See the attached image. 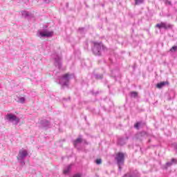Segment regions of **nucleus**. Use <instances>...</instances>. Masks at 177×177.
Here are the masks:
<instances>
[{"label": "nucleus", "instance_id": "obj_12", "mask_svg": "<svg viewBox=\"0 0 177 177\" xmlns=\"http://www.w3.org/2000/svg\"><path fill=\"white\" fill-rule=\"evenodd\" d=\"M169 84L168 82H161L157 84L156 87L158 88V89H161V88H164V86L169 85Z\"/></svg>", "mask_w": 177, "mask_h": 177}, {"label": "nucleus", "instance_id": "obj_1", "mask_svg": "<svg viewBox=\"0 0 177 177\" xmlns=\"http://www.w3.org/2000/svg\"><path fill=\"white\" fill-rule=\"evenodd\" d=\"M106 47L102 43L94 42V46L93 47L92 51L95 56H100L102 52L106 50Z\"/></svg>", "mask_w": 177, "mask_h": 177}, {"label": "nucleus", "instance_id": "obj_25", "mask_svg": "<svg viewBox=\"0 0 177 177\" xmlns=\"http://www.w3.org/2000/svg\"><path fill=\"white\" fill-rule=\"evenodd\" d=\"M20 103H24L26 102V98L21 97L19 99Z\"/></svg>", "mask_w": 177, "mask_h": 177}, {"label": "nucleus", "instance_id": "obj_4", "mask_svg": "<svg viewBox=\"0 0 177 177\" xmlns=\"http://www.w3.org/2000/svg\"><path fill=\"white\" fill-rule=\"evenodd\" d=\"M115 160L117 161V164L119 167V171H121L122 167L121 165H124V161H125V156L123 153L119 152L115 158Z\"/></svg>", "mask_w": 177, "mask_h": 177}, {"label": "nucleus", "instance_id": "obj_21", "mask_svg": "<svg viewBox=\"0 0 177 177\" xmlns=\"http://www.w3.org/2000/svg\"><path fill=\"white\" fill-rule=\"evenodd\" d=\"M95 77L96 78V80H102V78H103V75H95Z\"/></svg>", "mask_w": 177, "mask_h": 177}, {"label": "nucleus", "instance_id": "obj_6", "mask_svg": "<svg viewBox=\"0 0 177 177\" xmlns=\"http://www.w3.org/2000/svg\"><path fill=\"white\" fill-rule=\"evenodd\" d=\"M52 57L54 59V64L55 67H57V68L60 70V68H62V57L57 54L53 55Z\"/></svg>", "mask_w": 177, "mask_h": 177}, {"label": "nucleus", "instance_id": "obj_24", "mask_svg": "<svg viewBox=\"0 0 177 177\" xmlns=\"http://www.w3.org/2000/svg\"><path fill=\"white\" fill-rule=\"evenodd\" d=\"M95 163L97 164V165H100V164H102V159L95 160Z\"/></svg>", "mask_w": 177, "mask_h": 177}, {"label": "nucleus", "instance_id": "obj_3", "mask_svg": "<svg viewBox=\"0 0 177 177\" xmlns=\"http://www.w3.org/2000/svg\"><path fill=\"white\" fill-rule=\"evenodd\" d=\"M28 156V151L26 149H21L17 155V160L20 162L21 165H26L24 159Z\"/></svg>", "mask_w": 177, "mask_h": 177}, {"label": "nucleus", "instance_id": "obj_16", "mask_svg": "<svg viewBox=\"0 0 177 177\" xmlns=\"http://www.w3.org/2000/svg\"><path fill=\"white\" fill-rule=\"evenodd\" d=\"M21 15L23 17H29V16H30V14L27 11H22Z\"/></svg>", "mask_w": 177, "mask_h": 177}, {"label": "nucleus", "instance_id": "obj_8", "mask_svg": "<svg viewBox=\"0 0 177 177\" xmlns=\"http://www.w3.org/2000/svg\"><path fill=\"white\" fill-rule=\"evenodd\" d=\"M174 164L175 165H176V164H177L176 158H171V161H169V162H166L165 165H163L162 166V169H165L167 171V169H168V168H171V167H172V165H174Z\"/></svg>", "mask_w": 177, "mask_h": 177}, {"label": "nucleus", "instance_id": "obj_7", "mask_svg": "<svg viewBox=\"0 0 177 177\" xmlns=\"http://www.w3.org/2000/svg\"><path fill=\"white\" fill-rule=\"evenodd\" d=\"M52 35H53V32H49V31H38L37 33V37H38L39 38H49V37H52Z\"/></svg>", "mask_w": 177, "mask_h": 177}, {"label": "nucleus", "instance_id": "obj_17", "mask_svg": "<svg viewBox=\"0 0 177 177\" xmlns=\"http://www.w3.org/2000/svg\"><path fill=\"white\" fill-rule=\"evenodd\" d=\"M131 97H138V93L136 91H132L130 93Z\"/></svg>", "mask_w": 177, "mask_h": 177}, {"label": "nucleus", "instance_id": "obj_22", "mask_svg": "<svg viewBox=\"0 0 177 177\" xmlns=\"http://www.w3.org/2000/svg\"><path fill=\"white\" fill-rule=\"evenodd\" d=\"M176 50H177V46H174L171 49H170V52L174 53Z\"/></svg>", "mask_w": 177, "mask_h": 177}, {"label": "nucleus", "instance_id": "obj_2", "mask_svg": "<svg viewBox=\"0 0 177 177\" xmlns=\"http://www.w3.org/2000/svg\"><path fill=\"white\" fill-rule=\"evenodd\" d=\"M72 78H74V74L66 73L59 79V84L62 86H68V82Z\"/></svg>", "mask_w": 177, "mask_h": 177}, {"label": "nucleus", "instance_id": "obj_18", "mask_svg": "<svg viewBox=\"0 0 177 177\" xmlns=\"http://www.w3.org/2000/svg\"><path fill=\"white\" fill-rule=\"evenodd\" d=\"M111 73H112V77H117L118 75V73L120 72L118 71V70H117V71H112Z\"/></svg>", "mask_w": 177, "mask_h": 177}, {"label": "nucleus", "instance_id": "obj_23", "mask_svg": "<svg viewBox=\"0 0 177 177\" xmlns=\"http://www.w3.org/2000/svg\"><path fill=\"white\" fill-rule=\"evenodd\" d=\"M84 31H85V28H80L78 32H80V34H84Z\"/></svg>", "mask_w": 177, "mask_h": 177}, {"label": "nucleus", "instance_id": "obj_10", "mask_svg": "<svg viewBox=\"0 0 177 177\" xmlns=\"http://www.w3.org/2000/svg\"><path fill=\"white\" fill-rule=\"evenodd\" d=\"M156 27L161 30V28H164L165 30H168V28H172V25L167 23V22H161L160 24H157Z\"/></svg>", "mask_w": 177, "mask_h": 177}, {"label": "nucleus", "instance_id": "obj_19", "mask_svg": "<svg viewBox=\"0 0 177 177\" xmlns=\"http://www.w3.org/2000/svg\"><path fill=\"white\" fill-rule=\"evenodd\" d=\"M141 124H142V122H138L134 124V128H136V129H139V128H140Z\"/></svg>", "mask_w": 177, "mask_h": 177}, {"label": "nucleus", "instance_id": "obj_29", "mask_svg": "<svg viewBox=\"0 0 177 177\" xmlns=\"http://www.w3.org/2000/svg\"><path fill=\"white\" fill-rule=\"evenodd\" d=\"M46 3H49V0H44Z\"/></svg>", "mask_w": 177, "mask_h": 177}, {"label": "nucleus", "instance_id": "obj_28", "mask_svg": "<svg viewBox=\"0 0 177 177\" xmlns=\"http://www.w3.org/2000/svg\"><path fill=\"white\" fill-rule=\"evenodd\" d=\"M165 3H167L168 5H171V1L167 0V1H165Z\"/></svg>", "mask_w": 177, "mask_h": 177}, {"label": "nucleus", "instance_id": "obj_5", "mask_svg": "<svg viewBox=\"0 0 177 177\" xmlns=\"http://www.w3.org/2000/svg\"><path fill=\"white\" fill-rule=\"evenodd\" d=\"M6 120L10 122H14L15 125H17L20 122V119L12 113H8L6 115Z\"/></svg>", "mask_w": 177, "mask_h": 177}, {"label": "nucleus", "instance_id": "obj_11", "mask_svg": "<svg viewBox=\"0 0 177 177\" xmlns=\"http://www.w3.org/2000/svg\"><path fill=\"white\" fill-rule=\"evenodd\" d=\"M137 138L138 139H142V138H147V133L146 131H141L137 133Z\"/></svg>", "mask_w": 177, "mask_h": 177}, {"label": "nucleus", "instance_id": "obj_13", "mask_svg": "<svg viewBox=\"0 0 177 177\" xmlns=\"http://www.w3.org/2000/svg\"><path fill=\"white\" fill-rule=\"evenodd\" d=\"M82 143V138L81 137H79L77 140L73 141V145L75 147L78 146V145H81Z\"/></svg>", "mask_w": 177, "mask_h": 177}, {"label": "nucleus", "instance_id": "obj_14", "mask_svg": "<svg viewBox=\"0 0 177 177\" xmlns=\"http://www.w3.org/2000/svg\"><path fill=\"white\" fill-rule=\"evenodd\" d=\"M71 171V165H68L66 167L64 168V174L65 175H67Z\"/></svg>", "mask_w": 177, "mask_h": 177}, {"label": "nucleus", "instance_id": "obj_20", "mask_svg": "<svg viewBox=\"0 0 177 177\" xmlns=\"http://www.w3.org/2000/svg\"><path fill=\"white\" fill-rule=\"evenodd\" d=\"M145 0H135V4L136 5H140L141 3H143Z\"/></svg>", "mask_w": 177, "mask_h": 177}, {"label": "nucleus", "instance_id": "obj_9", "mask_svg": "<svg viewBox=\"0 0 177 177\" xmlns=\"http://www.w3.org/2000/svg\"><path fill=\"white\" fill-rule=\"evenodd\" d=\"M39 128H45L46 129H48V128H50V122L46 119L40 120L39 121Z\"/></svg>", "mask_w": 177, "mask_h": 177}, {"label": "nucleus", "instance_id": "obj_26", "mask_svg": "<svg viewBox=\"0 0 177 177\" xmlns=\"http://www.w3.org/2000/svg\"><path fill=\"white\" fill-rule=\"evenodd\" d=\"M173 147H174V149L176 150V151L177 153V143H174Z\"/></svg>", "mask_w": 177, "mask_h": 177}, {"label": "nucleus", "instance_id": "obj_15", "mask_svg": "<svg viewBox=\"0 0 177 177\" xmlns=\"http://www.w3.org/2000/svg\"><path fill=\"white\" fill-rule=\"evenodd\" d=\"M118 144L120 145V146H124V145H125V139L122 138H118Z\"/></svg>", "mask_w": 177, "mask_h": 177}, {"label": "nucleus", "instance_id": "obj_27", "mask_svg": "<svg viewBox=\"0 0 177 177\" xmlns=\"http://www.w3.org/2000/svg\"><path fill=\"white\" fill-rule=\"evenodd\" d=\"M81 176H82L81 174L78 173V174L73 175V177H81Z\"/></svg>", "mask_w": 177, "mask_h": 177}]
</instances>
